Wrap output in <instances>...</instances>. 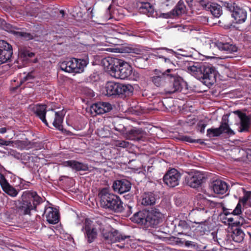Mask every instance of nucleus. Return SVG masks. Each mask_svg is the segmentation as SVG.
<instances>
[{
    "instance_id": "obj_1",
    "label": "nucleus",
    "mask_w": 251,
    "mask_h": 251,
    "mask_svg": "<svg viewBox=\"0 0 251 251\" xmlns=\"http://www.w3.org/2000/svg\"><path fill=\"white\" fill-rule=\"evenodd\" d=\"M83 228L85 230L86 236L89 243L92 242L96 238L98 229L100 230L104 240L108 243L122 242L130 237L121 233L109 225L102 223L99 221L97 222V225L94 226H92L86 221Z\"/></svg>"
},
{
    "instance_id": "obj_2",
    "label": "nucleus",
    "mask_w": 251,
    "mask_h": 251,
    "mask_svg": "<svg viewBox=\"0 0 251 251\" xmlns=\"http://www.w3.org/2000/svg\"><path fill=\"white\" fill-rule=\"evenodd\" d=\"M103 63L108 64L107 69L109 74L117 79H126L130 78L133 69L128 63L117 58H108L103 60Z\"/></svg>"
},
{
    "instance_id": "obj_3",
    "label": "nucleus",
    "mask_w": 251,
    "mask_h": 251,
    "mask_svg": "<svg viewBox=\"0 0 251 251\" xmlns=\"http://www.w3.org/2000/svg\"><path fill=\"white\" fill-rule=\"evenodd\" d=\"M46 105H37L35 107V111L37 115L42 120V121L47 126L48 123L46 119V114L47 113V118L48 120L52 122L54 127L59 130H62L63 127L62 124L63 121V116L61 112H54L52 109L50 110H46Z\"/></svg>"
},
{
    "instance_id": "obj_4",
    "label": "nucleus",
    "mask_w": 251,
    "mask_h": 251,
    "mask_svg": "<svg viewBox=\"0 0 251 251\" xmlns=\"http://www.w3.org/2000/svg\"><path fill=\"white\" fill-rule=\"evenodd\" d=\"M101 206L106 209H109L115 212L123 211V203L117 196L108 192L107 189H102L100 193Z\"/></svg>"
},
{
    "instance_id": "obj_5",
    "label": "nucleus",
    "mask_w": 251,
    "mask_h": 251,
    "mask_svg": "<svg viewBox=\"0 0 251 251\" xmlns=\"http://www.w3.org/2000/svg\"><path fill=\"white\" fill-rule=\"evenodd\" d=\"M88 63L87 59L71 58L62 62L60 67L62 70L68 73H81Z\"/></svg>"
},
{
    "instance_id": "obj_6",
    "label": "nucleus",
    "mask_w": 251,
    "mask_h": 251,
    "mask_svg": "<svg viewBox=\"0 0 251 251\" xmlns=\"http://www.w3.org/2000/svg\"><path fill=\"white\" fill-rule=\"evenodd\" d=\"M171 73L170 78L167 80L164 91L165 93L172 94L176 92H180L182 89L184 82L183 79L176 75L175 73Z\"/></svg>"
},
{
    "instance_id": "obj_7",
    "label": "nucleus",
    "mask_w": 251,
    "mask_h": 251,
    "mask_svg": "<svg viewBox=\"0 0 251 251\" xmlns=\"http://www.w3.org/2000/svg\"><path fill=\"white\" fill-rule=\"evenodd\" d=\"M225 6L232 13V17L236 23L241 24L246 21L247 17V11L242 7L232 2L226 3Z\"/></svg>"
},
{
    "instance_id": "obj_8",
    "label": "nucleus",
    "mask_w": 251,
    "mask_h": 251,
    "mask_svg": "<svg viewBox=\"0 0 251 251\" xmlns=\"http://www.w3.org/2000/svg\"><path fill=\"white\" fill-rule=\"evenodd\" d=\"M175 72L172 68L168 69L166 71H161L155 70L154 75L151 77L152 81L157 87L165 88L167 80L170 78V74Z\"/></svg>"
},
{
    "instance_id": "obj_9",
    "label": "nucleus",
    "mask_w": 251,
    "mask_h": 251,
    "mask_svg": "<svg viewBox=\"0 0 251 251\" xmlns=\"http://www.w3.org/2000/svg\"><path fill=\"white\" fill-rule=\"evenodd\" d=\"M202 80L207 86H211L216 81L217 71L211 65L205 64L203 69Z\"/></svg>"
},
{
    "instance_id": "obj_10",
    "label": "nucleus",
    "mask_w": 251,
    "mask_h": 251,
    "mask_svg": "<svg viewBox=\"0 0 251 251\" xmlns=\"http://www.w3.org/2000/svg\"><path fill=\"white\" fill-rule=\"evenodd\" d=\"M12 54V46L4 40H0V65L10 60Z\"/></svg>"
},
{
    "instance_id": "obj_11",
    "label": "nucleus",
    "mask_w": 251,
    "mask_h": 251,
    "mask_svg": "<svg viewBox=\"0 0 251 251\" xmlns=\"http://www.w3.org/2000/svg\"><path fill=\"white\" fill-rule=\"evenodd\" d=\"M180 174L175 169L168 171L163 177V181L168 186L174 187L179 184Z\"/></svg>"
},
{
    "instance_id": "obj_12",
    "label": "nucleus",
    "mask_w": 251,
    "mask_h": 251,
    "mask_svg": "<svg viewBox=\"0 0 251 251\" xmlns=\"http://www.w3.org/2000/svg\"><path fill=\"white\" fill-rule=\"evenodd\" d=\"M204 175L199 171L192 172L188 175L186 177L185 180L187 184L193 188L199 187L205 179Z\"/></svg>"
},
{
    "instance_id": "obj_13",
    "label": "nucleus",
    "mask_w": 251,
    "mask_h": 251,
    "mask_svg": "<svg viewBox=\"0 0 251 251\" xmlns=\"http://www.w3.org/2000/svg\"><path fill=\"white\" fill-rule=\"evenodd\" d=\"M122 134L126 139L134 141H144L147 136L146 132L135 127L128 131H124Z\"/></svg>"
},
{
    "instance_id": "obj_14",
    "label": "nucleus",
    "mask_w": 251,
    "mask_h": 251,
    "mask_svg": "<svg viewBox=\"0 0 251 251\" xmlns=\"http://www.w3.org/2000/svg\"><path fill=\"white\" fill-rule=\"evenodd\" d=\"M146 213V225L154 226L162 221L163 214L156 209L145 212Z\"/></svg>"
},
{
    "instance_id": "obj_15",
    "label": "nucleus",
    "mask_w": 251,
    "mask_h": 251,
    "mask_svg": "<svg viewBox=\"0 0 251 251\" xmlns=\"http://www.w3.org/2000/svg\"><path fill=\"white\" fill-rule=\"evenodd\" d=\"M240 119L239 126L238 131L240 132H247L251 124V118L245 113L239 110L234 111Z\"/></svg>"
},
{
    "instance_id": "obj_16",
    "label": "nucleus",
    "mask_w": 251,
    "mask_h": 251,
    "mask_svg": "<svg viewBox=\"0 0 251 251\" xmlns=\"http://www.w3.org/2000/svg\"><path fill=\"white\" fill-rule=\"evenodd\" d=\"M112 109L111 105L108 102H100L93 104L90 107L92 113L95 115L102 114Z\"/></svg>"
},
{
    "instance_id": "obj_17",
    "label": "nucleus",
    "mask_w": 251,
    "mask_h": 251,
    "mask_svg": "<svg viewBox=\"0 0 251 251\" xmlns=\"http://www.w3.org/2000/svg\"><path fill=\"white\" fill-rule=\"evenodd\" d=\"M22 200L29 201H32V205H35V208L37 205L40 204L42 201V199L37 195V193L34 191H25L23 192L22 196Z\"/></svg>"
},
{
    "instance_id": "obj_18",
    "label": "nucleus",
    "mask_w": 251,
    "mask_h": 251,
    "mask_svg": "<svg viewBox=\"0 0 251 251\" xmlns=\"http://www.w3.org/2000/svg\"><path fill=\"white\" fill-rule=\"evenodd\" d=\"M112 187L115 191L123 194L129 191L131 183L127 180H118L114 182Z\"/></svg>"
},
{
    "instance_id": "obj_19",
    "label": "nucleus",
    "mask_w": 251,
    "mask_h": 251,
    "mask_svg": "<svg viewBox=\"0 0 251 251\" xmlns=\"http://www.w3.org/2000/svg\"><path fill=\"white\" fill-rule=\"evenodd\" d=\"M204 65H202L199 63H195L192 65L187 67V71L198 79L201 80Z\"/></svg>"
},
{
    "instance_id": "obj_20",
    "label": "nucleus",
    "mask_w": 251,
    "mask_h": 251,
    "mask_svg": "<svg viewBox=\"0 0 251 251\" xmlns=\"http://www.w3.org/2000/svg\"><path fill=\"white\" fill-rule=\"evenodd\" d=\"M44 214L50 224H55L58 222L59 215L56 209L49 207L46 208Z\"/></svg>"
},
{
    "instance_id": "obj_21",
    "label": "nucleus",
    "mask_w": 251,
    "mask_h": 251,
    "mask_svg": "<svg viewBox=\"0 0 251 251\" xmlns=\"http://www.w3.org/2000/svg\"><path fill=\"white\" fill-rule=\"evenodd\" d=\"M61 165L63 167H69L77 171H86L88 169V166L86 164L75 160L64 161L62 163Z\"/></svg>"
},
{
    "instance_id": "obj_22",
    "label": "nucleus",
    "mask_w": 251,
    "mask_h": 251,
    "mask_svg": "<svg viewBox=\"0 0 251 251\" xmlns=\"http://www.w3.org/2000/svg\"><path fill=\"white\" fill-rule=\"evenodd\" d=\"M212 188L214 192L217 194L223 195L227 191V184L221 180H216L212 184Z\"/></svg>"
},
{
    "instance_id": "obj_23",
    "label": "nucleus",
    "mask_w": 251,
    "mask_h": 251,
    "mask_svg": "<svg viewBox=\"0 0 251 251\" xmlns=\"http://www.w3.org/2000/svg\"><path fill=\"white\" fill-rule=\"evenodd\" d=\"M251 199V192L244 191V196L242 198H240L236 206L233 210V213L235 214H242V206L245 205L247 201Z\"/></svg>"
},
{
    "instance_id": "obj_24",
    "label": "nucleus",
    "mask_w": 251,
    "mask_h": 251,
    "mask_svg": "<svg viewBox=\"0 0 251 251\" xmlns=\"http://www.w3.org/2000/svg\"><path fill=\"white\" fill-rule=\"evenodd\" d=\"M35 56L34 53L30 51L26 47H21L18 50V60L20 61L26 62L29 59Z\"/></svg>"
},
{
    "instance_id": "obj_25",
    "label": "nucleus",
    "mask_w": 251,
    "mask_h": 251,
    "mask_svg": "<svg viewBox=\"0 0 251 251\" xmlns=\"http://www.w3.org/2000/svg\"><path fill=\"white\" fill-rule=\"evenodd\" d=\"M213 45L217 47L219 50L225 51L226 53H231L237 51V48L235 45L228 43H223L217 41L214 42Z\"/></svg>"
},
{
    "instance_id": "obj_26",
    "label": "nucleus",
    "mask_w": 251,
    "mask_h": 251,
    "mask_svg": "<svg viewBox=\"0 0 251 251\" xmlns=\"http://www.w3.org/2000/svg\"><path fill=\"white\" fill-rule=\"evenodd\" d=\"M133 91V87L130 84L118 83L117 95H130Z\"/></svg>"
},
{
    "instance_id": "obj_27",
    "label": "nucleus",
    "mask_w": 251,
    "mask_h": 251,
    "mask_svg": "<svg viewBox=\"0 0 251 251\" xmlns=\"http://www.w3.org/2000/svg\"><path fill=\"white\" fill-rule=\"evenodd\" d=\"M22 201V205L19 208L20 213L23 215H30L31 210L35 209V206L32 205L31 202L27 200Z\"/></svg>"
},
{
    "instance_id": "obj_28",
    "label": "nucleus",
    "mask_w": 251,
    "mask_h": 251,
    "mask_svg": "<svg viewBox=\"0 0 251 251\" xmlns=\"http://www.w3.org/2000/svg\"><path fill=\"white\" fill-rule=\"evenodd\" d=\"M139 10L143 14H146L148 16H151L154 13V7L149 2H142L139 7Z\"/></svg>"
},
{
    "instance_id": "obj_29",
    "label": "nucleus",
    "mask_w": 251,
    "mask_h": 251,
    "mask_svg": "<svg viewBox=\"0 0 251 251\" xmlns=\"http://www.w3.org/2000/svg\"><path fill=\"white\" fill-rule=\"evenodd\" d=\"M118 83L113 81L108 82L105 86L106 94L107 96L117 95Z\"/></svg>"
},
{
    "instance_id": "obj_30",
    "label": "nucleus",
    "mask_w": 251,
    "mask_h": 251,
    "mask_svg": "<svg viewBox=\"0 0 251 251\" xmlns=\"http://www.w3.org/2000/svg\"><path fill=\"white\" fill-rule=\"evenodd\" d=\"M155 202L154 196L151 193H145L143 194L141 203L142 205L148 206L153 205Z\"/></svg>"
},
{
    "instance_id": "obj_31",
    "label": "nucleus",
    "mask_w": 251,
    "mask_h": 251,
    "mask_svg": "<svg viewBox=\"0 0 251 251\" xmlns=\"http://www.w3.org/2000/svg\"><path fill=\"white\" fill-rule=\"evenodd\" d=\"M146 211H139L135 213L131 218L132 221L137 223L146 224Z\"/></svg>"
},
{
    "instance_id": "obj_32",
    "label": "nucleus",
    "mask_w": 251,
    "mask_h": 251,
    "mask_svg": "<svg viewBox=\"0 0 251 251\" xmlns=\"http://www.w3.org/2000/svg\"><path fill=\"white\" fill-rule=\"evenodd\" d=\"M221 131L222 133H226L228 135H233L235 134L234 131L232 130L226 120L222 119L221 125L219 126Z\"/></svg>"
},
{
    "instance_id": "obj_33",
    "label": "nucleus",
    "mask_w": 251,
    "mask_h": 251,
    "mask_svg": "<svg viewBox=\"0 0 251 251\" xmlns=\"http://www.w3.org/2000/svg\"><path fill=\"white\" fill-rule=\"evenodd\" d=\"M244 236L245 234L243 231L238 228L233 230L231 235L233 240L238 243H240L243 240Z\"/></svg>"
},
{
    "instance_id": "obj_34",
    "label": "nucleus",
    "mask_w": 251,
    "mask_h": 251,
    "mask_svg": "<svg viewBox=\"0 0 251 251\" xmlns=\"http://www.w3.org/2000/svg\"><path fill=\"white\" fill-rule=\"evenodd\" d=\"M211 14L215 17H219L222 14V9L221 6L216 3L212 2L209 9Z\"/></svg>"
},
{
    "instance_id": "obj_35",
    "label": "nucleus",
    "mask_w": 251,
    "mask_h": 251,
    "mask_svg": "<svg viewBox=\"0 0 251 251\" xmlns=\"http://www.w3.org/2000/svg\"><path fill=\"white\" fill-rule=\"evenodd\" d=\"M2 190L8 195L13 197H16L18 195L17 191L11 186L9 183L3 187Z\"/></svg>"
},
{
    "instance_id": "obj_36",
    "label": "nucleus",
    "mask_w": 251,
    "mask_h": 251,
    "mask_svg": "<svg viewBox=\"0 0 251 251\" xmlns=\"http://www.w3.org/2000/svg\"><path fill=\"white\" fill-rule=\"evenodd\" d=\"M222 132L220 127L215 128H209L207 130V135L209 137H214L220 136Z\"/></svg>"
},
{
    "instance_id": "obj_37",
    "label": "nucleus",
    "mask_w": 251,
    "mask_h": 251,
    "mask_svg": "<svg viewBox=\"0 0 251 251\" xmlns=\"http://www.w3.org/2000/svg\"><path fill=\"white\" fill-rule=\"evenodd\" d=\"M185 7L183 0H180L175 7L176 14L177 15H179L184 12Z\"/></svg>"
},
{
    "instance_id": "obj_38",
    "label": "nucleus",
    "mask_w": 251,
    "mask_h": 251,
    "mask_svg": "<svg viewBox=\"0 0 251 251\" xmlns=\"http://www.w3.org/2000/svg\"><path fill=\"white\" fill-rule=\"evenodd\" d=\"M14 144L16 147L20 150L26 149L28 148V144L27 142L25 141L18 140L16 141Z\"/></svg>"
},
{
    "instance_id": "obj_39",
    "label": "nucleus",
    "mask_w": 251,
    "mask_h": 251,
    "mask_svg": "<svg viewBox=\"0 0 251 251\" xmlns=\"http://www.w3.org/2000/svg\"><path fill=\"white\" fill-rule=\"evenodd\" d=\"M114 145L117 147L126 148L129 146V143L128 142L125 141L117 140L115 142Z\"/></svg>"
},
{
    "instance_id": "obj_40",
    "label": "nucleus",
    "mask_w": 251,
    "mask_h": 251,
    "mask_svg": "<svg viewBox=\"0 0 251 251\" xmlns=\"http://www.w3.org/2000/svg\"><path fill=\"white\" fill-rule=\"evenodd\" d=\"M199 3L203 8L208 10L212 2H209L208 0H199Z\"/></svg>"
},
{
    "instance_id": "obj_41",
    "label": "nucleus",
    "mask_w": 251,
    "mask_h": 251,
    "mask_svg": "<svg viewBox=\"0 0 251 251\" xmlns=\"http://www.w3.org/2000/svg\"><path fill=\"white\" fill-rule=\"evenodd\" d=\"M178 226L184 230H187L190 229V226L187 222L184 220H180L179 222Z\"/></svg>"
},
{
    "instance_id": "obj_42",
    "label": "nucleus",
    "mask_w": 251,
    "mask_h": 251,
    "mask_svg": "<svg viewBox=\"0 0 251 251\" xmlns=\"http://www.w3.org/2000/svg\"><path fill=\"white\" fill-rule=\"evenodd\" d=\"M9 183L6 179L5 176L1 173H0V185L2 189L5 187Z\"/></svg>"
},
{
    "instance_id": "obj_43",
    "label": "nucleus",
    "mask_w": 251,
    "mask_h": 251,
    "mask_svg": "<svg viewBox=\"0 0 251 251\" xmlns=\"http://www.w3.org/2000/svg\"><path fill=\"white\" fill-rule=\"evenodd\" d=\"M181 140L189 143H199L200 140H195L188 136H183L181 137Z\"/></svg>"
},
{
    "instance_id": "obj_44",
    "label": "nucleus",
    "mask_w": 251,
    "mask_h": 251,
    "mask_svg": "<svg viewBox=\"0 0 251 251\" xmlns=\"http://www.w3.org/2000/svg\"><path fill=\"white\" fill-rule=\"evenodd\" d=\"M246 223V220L242 217L239 216L238 220H236L234 225L237 226H241Z\"/></svg>"
},
{
    "instance_id": "obj_45",
    "label": "nucleus",
    "mask_w": 251,
    "mask_h": 251,
    "mask_svg": "<svg viewBox=\"0 0 251 251\" xmlns=\"http://www.w3.org/2000/svg\"><path fill=\"white\" fill-rule=\"evenodd\" d=\"M17 34L25 40H30L33 38V36L29 33L26 32H18Z\"/></svg>"
},
{
    "instance_id": "obj_46",
    "label": "nucleus",
    "mask_w": 251,
    "mask_h": 251,
    "mask_svg": "<svg viewBox=\"0 0 251 251\" xmlns=\"http://www.w3.org/2000/svg\"><path fill=\"white\" fill-rule=\"evenodd\" d=\"M13 143H14V142L12 141L5 140L3 139L0 138V146H11Z\"/></svg>"
},
{
    "instance_id": "obj_47",
    "label": "nucleus",
    "mask_w": 251,
    "mask_h": 251,
    "mask_svg": "<svg viewBox=\"0 0 251 251\" xmlns=\"http://www.w3.org/2000/svg\"><path fill=\"white\" fill-rule=\"evenodd\" d=\"M158 56L160 58H162L165 63L169 65V67L174 66V64L171 61L170 59L167 58L166 56L161 55H158Z\"/></svg>"
},
{
    "instance_id": "obj_48",
    "label": "nucleus",
    "mask_w": 251,
    "mask_h": 251,
    "mask_svg": "<svg viewBox=\"0 0 251 251\" xmlns=\"http://www.w3.org/2000/svg\"><path fill=\"white\" fill-rule=\"evenodd\" d=\"M33 78L31 74L28 73L26 75H25L23 78L20 80L21 84L23 83L24 82L31 79Z\"/></svg>"
},
{
    "instance_id": "obj_49",
    "label": "nucleus",
    "mask_w": 251,
    "mask_h": 251,
    "mask_svg": "<svg viewBox=\"0 0 251 251\" xmlns=\"http://www.w3.org/2000/svg\"><path fill=\"white\" fill-rule=\"evenodd\" d=\"M223 210L224 214L225 215H226V216H227V215H230V214L233 215L234 216H238V215H240V214H234L233 213V211H231V212L229 211L230 210H231V209L226 208L225 207H223Z\"/></svg>"
},
{
    "instance_id": "obj_50",
    "label": "nucleus",
    "mask_w": 251,
    "mask_h": 251,
    "mask_svg": "<svg viewBox=\"0 0 251 251\" xmlns=\"http://www.w3.org/2000/svg\"><path fill=\"white\" fill-rule=\"evenodd\" d=\"M111 5H109L106 10V15L105 16L106 19H110L111 18V15L110 12Z\"/></svg>"
},
{
    "instance_id": "obj_51",
    "label": "nucleus",
    "mask_w": 251,
    "mask_h": 251,
    "mask_svg": "<svg viewBox=\"0 0 251 251\" xmlns=\"http://www.w3.org/2000/svg\"><path fill=\"white\" fill-rule=\"evenodd\" d=\"M126 208L127 209V212L128 215H130L132 213V206L131 204H127L126 206Z\"/></svg>"
},
{
    "instance_id": "obj_52",
    "label": "nucleus",
    "mask_w": 251,
    "mask_h": 251,
    "mask_svg": "<svg viewBox=\"0 0 251 251\" xmlns=\"http://www.w3.org/2000/svg\"><path fill=\"white\" fill-rule=\"evenodd\" d=\"M236 219L233 218H229L227 219V221L228 222L229 224L234 225Z\"/></svg>"
},
{
    "instance_id": "obj_53",
    "label": "nucleus",
    "mask_w": 251,
    "mask_h": 251,
    "mask_svg": "<svg viewBox=\"0 0 251 251\" xmlns=\"http://www.w3.org/2000/svg\"><path fill=\"white\" fill-rule=\"evenodd\" d=\"M185 245L186 247H190L193 245V242L190 241H187L185 242Z\"/></svg>"
},
{
    "instance_id": "obj_54",
    "label": "nucleus",
    "mask_w": 251,
    "mask_h": 251,
    "mask_svg": "<svg viewBox=\"0 0 251 251\" xmlns=\"http://www.w3.org/2000/svg\"><path fill=\"white\" fill-rule=\"evenodd\" d=\"M7 131V128L6 127L0 128V133L4 134Z\"/></svg>"
},
{
    "instance_id": "obj_55",
    "label": "nucleus",
    "mask_w": 251,
    "mask_h": 251,
    "mask_svg": "<svg viewBox=\"0 0 251 251\" xmlns=\"http://www.w3.org/2000/svg\"><path fill=\"white\" fill-rule=\"evenodd\" d=\"M206 125L202 124L201 125V130L200 131L202 133L204 132V129L205 128Z\"/></svg>"
},
{
    "instance_id": "obj_56",
    "label": "nucleus",
    "mask_w": 251,
    "mask_h": 251,
    "mask_svg": "<svg viewBox=\"0 0 251 251\" xmlns=\"http://www.w3.org/2000/svg\"><path fill=\"white\" fill-rule=\"evenodd\" d=\"M163 50H165L166 51L169 52H173V50H169L167 49H163Z\"/></svg>"
},
{
    "instance_id": "obj_57",
    "label": "nucleus",
    "mask_w": 251,
    "mask_h": 251,
    "mask_svg": "<svg viewBox=\"0 0 251 251\" xmlns=\"http://www.w3.org/2000/svg\"><path fill=\"white\" fill-rule=\"evenodd\" d=\"M186 2L188 3H191L192 2L193 0H185Z\"/></svg>"
},
{
    "instance_id": "obj_58",
    "label": "nucleus",
    "mask_w": 251,
    "mask_h": 251,
    "mask_svg": "<svg viewBox=\"0 0 251 251\" xmlns=\"http://www.w3.org/2000/svg\"><path fill=\"white\" fill-rule=\"evenodd\" d=\"M60 13L62 15V16L64 15V11L63 10H60Z\"/></svg>"
},
{
    "instance_id": "obj_59",
    "label": "nucleus",
    "mask_w": 251,
    "mask_h": 251,
    "mask_svg": "<svg viewBox=\"0 0 251 251\" xmlns=\"http://www.w3.org/2000/svg\"><path fill=\"white\" fill-rule=\"evenodd\" d=\"M2 24H3L1 20L0 19V25H2Z\"/></svg>"
},
{
    "instance_id": "obj_60",
    "label": "nucleus",
    "mask_w": 251,
    "mask_h": 251,
    "mask_svg": "<svg viewBox=\"0 0 251 251\" xmlns=\"http://www.w3.org/2000/svg\"><path fill=\"white\" fill-rule=\"evenodd\" d=\"M119 247H120V248H123L124 246H119Z\"/></svg>"
},
{
    "instance_id": "obj_61",
    "label": "nucleus",
    "mask_w": 251,
    "mask_h": 251,
    "mask_svg": "<svg viewBox=\"0 0 251 251\" xmlns=\"http://www.w3.org/2000/svg\"><path fill=\"white\" fill-rule=\"evenodd\" d=\"M37 61V59H36L34 61V62H36Z\"/></svg>"
},
{
    "instance_id": "obj_62",
    "label": "nucleus",
    "mask_w": 251,
    "mask_h": 251,
    "mask_svg": "<svg viewBox=\"0 0 251 251\" xmlns=\"http://www.w3.org/2000/svg\"><path fill=\"white\" fill-rule=\"evenodd\" d=\"M1 167V165L0 164V168Z\"/></svg>"
}]
</instances>
